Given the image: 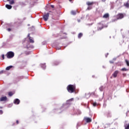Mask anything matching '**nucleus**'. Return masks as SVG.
Returning a JSON list of instances; mask_svg holds the SVG:
<instances>
[{"instance_id":"obj_1","label":"nucleus","mask_w":129,"mask_h":129,"mask_svg":"<svg viewBox=\"0 0 129 129\" xmlns=\"http://www.w3.org/2000/svg\"><path fill=\"white\" fill-rule=\"evenodd\" d=\"M75 89H76V87L74 85H69L67 87V90L70 93L75 92Z\"/></svg>"},{"instance_id":"obj_2","label":"nucleus","mask_w":129,"mask_h":129,"mask_svg":"<svg viewBox=\"0 0 129 129\" xmlns=\"http://www.w3.org/2000/svg\"><path fill=\"white\" fill-rule=\"evenodd\" d=\"M15 56V53L13 51H9L7 54V56L8 59H12V58H14Z\"/></svg>"},{"instance_id":"obj_3","label":"nucleus","mask_w":129,"mask_h":129,"mask_svg":"<svg viewBox=\"0 0 129 129\" xmlns=\"http://www.w3.org/2000/svg\"><path fill=\"white\" fill-rule=\"evenodd\" d=\"M43 18L45 22H46V21H48V19H49V13L43 15Z\"/></svg>"},{"instance_id":"obj_4","label":"nucleus","mask_w":129,"mask_h":129,"mask_svg":"<svg viewBox=\"0 0 129 129\" xmlns=\"http://www.w3.org/2000/svg\"><path fill=\"white\" fill-rule=\"evenodd\" d=\"M73 98L70 99L68 100L67 101V104L66 105H63V107H66V106H67L68 104H71V101H73Z\"/></svg>"},{"instance_id":"obj_5","label":"nucleus","mask_w":129,"mask_h":129,"mask_svg":"<svg viewBox=\"0 0 129 129\" xmlns=\"http://www.w3.org/2000/svg\"><path fill=\"white\" fill-rule=\"evenodd\" d=\"M84 120H85L86 122H91L92 119H91V118L86 117L84 118Z\"/></svg>"},{"instance_id":"obj_6","label":"nucleus","mask_w":129,"mask_h":129,"mask_svg":"<svg viewBox=\"0 0 129 129\" xmlns=\"http://www.w3.org/2000/svg\"><path fill=\"white\" fill-rule=\"evenodd\" d=\"M28 37L29 38L30 43H34V39H33V37L30 36V34H28Z\"/></svg>"},{"instance_id":"obj_7","label":"nucleus","mask_w":129,"mask_h":129,"mask_svg":"<svg viewBox=\"0 0 129 129\" xmlns=\"http://www.w3.org/2000/svg\"><path fill=\"white\" fill-rule=\"evenodd\" d=\"M122 18H123V14H119L117 16V20H119L120 19H122Z\"/></svg>"},{"instance_id":"obj_8","label":"nucleus","mask_w":129,"mask_h":129,"mask_svg":"<svg viewBox=\"0 0 129 129\" xmlns=\"http://www.w3.org/2000/svg\"><path fill=\"white\" fill-rule=\"evenodd\" d=\"M20 101L19 99H16L14 101V104H20Z\"/></svg>"},{"instance_id":"obj_9","label":"nucleus","mask_w":129,"mask_h":129,"mask_svg":"<svg viewBox=\"0 0 129 129\" xmlns=\"http://www.w3.org/2000/svg\"><path fill=\"white\" fill-rule=\"evenodd\" d=\"M118 71H115L114 73L112 74V76L114 78H115L117 76V75L118 74Z\"/></svg>"},{"instance_id":"obj_10","label":"nucleus","mask_w":129,"mask_h":129,"mask_svg":"<svg viewBox=\"0 0 129 129\" xmlns=\"http://www.w3.org/2000/svg\"><path fill=\"white\" fill-rule=\"evenodd\" d=\"M7 99H8L7 96L2 97L0 99V101H7Z\"/></svg>"},{"instance_id":"obj_11","label":"nucleus","mask_w":129,"mask_h":129,"mask_svg":"<svg viewBox=\"0 0 129 129\" xmlns=\"http://www.w3.org/2000/svg\"><path fill=\"white\" fill-rule=\"evenodd\" d=\"M109 17V14L108 13H106L105 15H103V18L104 19H107V18Z\"/></svg>"},{"instance_id":"obj_12","label":"nucleus","mask_w":129,"mask_h":129,"mask_svg":"<svg viewBox=\"0 0 129 129\" xmlns=\"http://www.w3.org/2000/svg\"><path fill=\"white\" fill-rule=\"evenodd\" d=\"M6 8H7V9H8V10H11L12 8V6L11 5L7 4L6 5Z\"/></svg>"},{"instance_id":"obj_13","label":"nucleus","mask_w":129,"mask_h":129,"mask_svg":"<svg viewBox=\"0 0 129 129\" xmlns=\"http://www.w3.org/2000/svg\"><path fill=\"white\" fill-rule=\"evenodd\" d=\"M40 66L42 69H46V63L41 64Z\"/></svg>"},{"instance_id":"obj_14","label":"nucleus","mask_w":129,"mask_h":129,"mask_svg":"<svg viewBox=\"0 0 129 129\" xmlns=\"http://www.w3.org/2000/svg\"><path fill=\"white\" fill-rule=\"evenodd\" d=\"M8 2H9L10 5H14V4H15V1L14 0H8Z\"/></svg>"},{"instance_id":"obj_15","label":"nucleus","mask_w":129,"mask_h":129,"mask_svg":"<svg viewBox=\"0 0 129 129\" xmlns=\"http://www.w3.org/2000/svg\"><path fill=\"white\" fill-rule=\"evenodd\" d=\"M125 129H129V123L128 124H124Z\"/></svg>"},{"instance_id":"obj_16","label":"nucleus","mask_w":129,"mask_h":129,"mask_svg":"<svg viewBox=\"0 0 129 129\" xmlns=\"http://www.w3.org/2000/svg\"><path fill=\"white\" fill-rule=\"evenodd\" d=\"M11 68H13L12 66H10L9 67H7L6 69V70L9 71V70H10V69H11Z\"/></svg>"},{"instance_id":"obj_17","label":"nucleus","mask_w":129,"mask_h":129,"mask_svg":"<svg viewBox=\"0 0 129 129\" xmlns=\"http://www.w3.org/2000/svg\"><path fill=\"white\" fill-rule=\"evenodd\" d=\"M93 4H94L93 2H88L87 3V5L88 6H92V5Z\"/></svg>"},{"instance_id":"obj_18","label":"nucleus","mask_w":129,"mask_h":129,"mask_svg":"<svg viewBox=\"0 0 129 129\" xmlns=\"http://www.w3.org/2000/svg\"><path fill=\"white\" fill-rule=\"evenodd\" d=\"M72 15H73L74 16H75L76 15V11H71Z\"/></svg>"},{"instance_id":"obj_19","label":"nucleus","mask_w":129,"mask_h":129,"mask_svg":"<svg viewBox=\"0 0 129 129\" xmlns=\"http://www.w3.org/2000/svg\"><path fill=\"white\" fill-rule=\"evenodd\" d=\"M103 89H104V87L103 86H101L100 88H99V90L100 91H103Z\"/></svg>"},{"instance_id":"obj_20","label":"nucleus","mask_w":129,"mask_h":129,"mask_svg":"<svg viewBox=\"0 0 129 129\" xmlns=\"http://www.w3.org/2000/svg\"><path fill=\"white\" fill-rule=\"evenodd\" d=\"M124 6L126 8H129V3H128V2H127L126 4H125Z\"/></svg>"},{"instance_id":"obj_21","label":"nucleus","mask_w":129,"mask_h":129,"mask_svg":"<svg viewBox=\"0 0 129 129\" xmlns=\"http://www.w3.org/2000/svg\"><path fill=\"white\" fill-rule=\"evenodd\" d=\"M83 35V34L82 33H79L78 35V38L79 39H80V38H81Z\"/></svg>"},{"instance_id":"obj_22","label":"nucleus","mask_w":129,"mask_h":129,"mask_svg":"<svg viewBox=\"0 0 129 129\" xmlns=\"http://www.w3.org/2000/svg\"><path fill=\"white\" fill-rule=\"evenodd\" d=\"M58 64H59V62L58 61H54V63H53V65L54 66H56L58 65Z\"/></svg>"},{"instance_id":"obj_23","label":"nucleus","mask_w":129,"mask_h":129,"mask_svg":"<svg viewBox=\"0 0 129 129\" xmlns=\"http://www.w3.org/2000/svg\"><path fill=\"white\" fill-rule=\"evenodd\" d=\"M9 96H13V95H14V93H13V92H10L9 93Z\"/></svg>"},{"instance_id":"obj_24","label":"nucleus","mask_w":129,"mask_h":129,"mask_svg":"<svg viewBox=\"0 0 129 129\" xmlns=\"http://www.w3.org/2000/svg\"><path fill=\"white\" fill-rule=\"evenodd\" d=\"M127 69H125V68H122L121 70V71H127Z\"/></svg>"},{"instance_id":"obj_25","label":"nucleus","mask_w":129,"mask_h":129,"mask_svg":"<svg viewBox=\"0 0 129 129\" xmlns=\"http://www.w3.org/2000/svg\"><path fill=\"white\" fill-rule=\"evenodd\" d=\"M126 64L127 66H129V61L127 60H125Z\"/></svg>"},{"instance_id":"obj_26","label":"nucleus","mask_w":129,"mask_h":129,"mask_svg":"<svg viewBox=\"0 0 129 129\" xmlns=\"http://www.w3.org/2000/svg\"><path fill=\"white\" fill-rule=\"evenodd\" d=\"M92 9V6H89L87 8V10H91Z\"/></svg>"},{"instance_id":"obj_27","label":"nucleus","mask_w":129,"mask_h":129,"mask_svg":"<svg viewBox=\"0 0 129 129\" xmlns=\"http://www.w3.org/2000/svg\"><path fill=\"white\" fill-rule=\"evenodd\" d=\"M97 104L96 103V102H94V103H93V106H96Z\"/></svg>"},{"instance_id":"obj_28","label":"nucleus","mask_w":129,"mask_h":129,"mask_svg":"<svg viewBox=\"0 0 129 129\" xmlns=\"http://www.w3.org/2000/svg\"><path fill=\"white\" fill-rule=\"evenodd\" d=\"M26 55H29V54H31V52L28 51L26 53Z\"/></svg>"},{"instance_id":"obj_29","label":"nucleus","mask_w":129,"mask_h":129,"mask_svg":"<svg viewBox=\"0 0 129 129\" xmlns=\"http://www.w3.org/2000/svg\"><path fill=\"white\" fill-rule=\"evenodd\" d=\"M4 113V112L2 111V110H0V114H3Z\"/></svg>"},{"instance_id":"obj_30","label":"nucleus","mask_w":129,"mask_h":129,"mask_svg":"<svg viewBox=\"0 0 129 129\" xmlns=\"http://www.w3.org/2000/svg\"><path fill=\"white\" fill-rule=\"evenodd\" d=\"M11 30H12V29H11V28L7 29V31H8V32H11Z\"/></svg>"},{"instance_id":"obj_31","label":"nucleus","mask_w":129,"mask_h":129,"mask_svg":"<svg viewBox=\"0 0 129 129\" xmlns=\"http://www.w3.org/2000/svg\"><path fill=\"white\" fill-rule=\"evenodd\" d=\"M2 58H3V60H4V59H5V54L2 55Z\"/></svg>"},{"instance_id":"obj_32","label":"nucleus","mask_w":129,"mask_h":129,"mask_svg":"<svg viewBox=\"0 0 129 129\" xmlns=\"http://www.w3.org/2000/svg\"><path fill=\"white\" fill-rule=\"evenodd\" d=\"M110 63H111V64L113 63V61H112V60H110Z\"/></svg>"},{"instance_id":"obj_33","label":"nucleus","mask_w":129,"mask_h":129,"mask_svg":"<svg viewBox=\"0 0 129 129\" xmlns=\"http://www.w3.org/2000/svg\"><path fill=\"white\" fill-rule=\"evenodd\" d=\"M2 73H4V71H0V74H2Z\"/></svg>"},{"instance_id":"obj_34","label":"nucleus","mask_w":129,"mask_h":129,"mask_svg":"<svg viewBox=\"0 0 129 129\" xmlns=\"http://www.w3.org/2000/svg\"><path fill=\"white\" fill-rule=\"evenodd\" d=\"M78 114H81V111H78Z\"/></svg>"},{"instance_id":"obj_35","label":"nucleus","mask_w":129,"mask_h":129,"mask_svg":"<svg viewBox=\"0 0 129 129\" xmlns=\"http://www.w3.org/2000/svg\"><path fill=\"white\" fill-rule=\"evenodd\" d=\"M51 7L52 9H54V6H53V5H51Z\"/></svg>"},{"instance_id":"obj_36","label":"nucleus","mask_w":129,"mask_h":129,"mask_svg":"<svg viewBox=\"0 0 129 129\" xmlns=\"http://www.w3.org/2000/svg\"><path fill=\"white\" fill-rule=\"evenodd\" d=\"M16 123H17V124H18V123H19V120H17L16 121Z\"/></svg>"},{"instance_id":"obj_37","label":"nucleus","mask_w":129,"mask_h":129,"mask_svg":"<svg viewBox=\"0 0 129 129\" xmlns=\"http://www.w3.org/2000/svg\"><path fill=\"white\" fill-rule=\"evenodd\" d=\"M108 55V53H107L106 55H105V57H107V55Z\"/></svg>"},{"instance_id":"obj_38","label":"nucleus","mask_w":129,"mask_h":129,"mask_svg":"<svg viewBox=\"0 0 129 129\" xmlns=\"http://www.w3.org/2000/svg\"><path fill=\"white\" fill-rule=\"evenodd\" d=\"M129 113V112L128 111V112H127L126 113V115H127V114Z\"/></svg>"},{"instance_id":"obj_39","label":"nucleus","mask_w":129,"mask_h":129,"mask_svg":"<svg viewBox=\"0 0 129 129\" xmlns=\"http://www.w3.org/2000/svg\"><path fill=\"white\" fill-rule=\"evenodd\" d=\"M106 0H102V2H105Z\"/></svg>"},{"instance_id":"obj_40","label":"nucleus","mask_w":129,"mask_h":129,"mask_svg":"<svg viewBox=\"0 0 129 129\" xmlns=\"http://www.w3.org/2000/svg\"><path fill=\"white\" fill-rule=\"evenodd\" d=\"M103 28V27H101L100 28V30H102Z\"/></svg>"},{"instance_id":"obj_41","label":"nucleus","mask_w":129,"mask_h":129,"mask_svg":"<svg viewBox=\"0 0 129 129\" xmlns=\"http://www.w3.org/2000/svg\"><path fill=\"white\" fill-rule=\"evenodd\" d=\"M26 40H27V38L25 39V40L24 41V43H25V42H26Z\"/></svg>"},{"instance_id":"obj_42","label":"nucleus","mask_w":129,"mask_h":129,"mask_svg":"<svg viewBox=\"0 0 129 129\" xmlns=\"http://www.w3.org/2000/svg\"><path fill=\"white\" fill-rule=\"evenodd\" d=\"M61 39H65V37H62Z\"/></svg>"},{"instance_id":"obj_43","label":"nucleus","mask_w":129,"mask_h":129,"mask_svg":"<svg viewBox=\"0 0 129 129\" xmlns=\"http://www.w3.org/2000/svg\"><path fill=\"white\" fill-rule=\"evenodd\" d=\"M104 105H105V106H106V104H104Z\"/></svg>"},{"instance_id":"obj_44","label":"nucleus","mask_w":129,"mask_h":129,"mask_svg":"<svg viewBox=\"0 0 129 129\" xmlns=\"http://www.w3.org/2000/svg\"><path fill=\"white\" fill-rule=\"evenodd\" d=\"M109 116H110V113H109Z\"/></svg>"},{"instance_id":"obj_45","label":"nucleus","mask_w":129,"mask_h":129,"mask_svg":"<svg viewBox=\"0 0 129 129\" xmlns=\"http://www.w3.org/2000/svg\"><path fill=\"white\" fill-rule=\"evenodd\" d=\"M113 60H115L116 59H115V58H113Z\"/></svg>"},{"instance_id":"obj_46","label":"nucleus","mask_w":129,"mask_h":129,"mask_svg":"<svg viewBox=\"0 0 129 129\" xmlns=\"http://www.w3.org/2000/svg\"><path fill=\"white\" fill-rule=\"evenodd\" d=\"M78 22H79H79H80V20H78Z\"/></svg>"},{"instance_id":"obj_47","label":"nucleus","mask_w":129,"mask_h":129,"mask_svg":"<svg viewBox=\"0 0 129 129\" xmlns=\"http://www.w3.org/2000/svg\"><path fill=\"white\" fill-rule=\"evenodd\" d=\"M31 48H34V46H32Z\"/></svg>"},{"instance_id":"obj_48","label":"nucleus","mask_w":129,"mask_h":129,"mask_svg":"<svg viewBox=\"0 0 129 129\" xmlns=\"http://www.w3.org/2000/svg\"><path fill=\"white\" fill-rule=\"evenodd\" d=\"M103 68H104V66H103Z\"/></svg>"},{"instance_id":"obj_49","label":"nucleus","mask_w":129,"mask_h":129,"mask_svg":"<svg viewBox=\"0 0 129 129\" xmlns=\"http://www.w3.org/2000/svg\"><path fill=\"white\" fill-rule=\"evenodd\" d=\"M12 105H12V104H11V106H12Z\"/></svg>"},{"instance_id":"obj_50","label":"nucleus","mask_w":129,"mask_h":129,"mask_svg":"<svg viewBox=\"0 0 129 129\" xmlns=\"http://www.w3.org/2000/svg\"><path fill=\"white\" fill-rule=\"evenodd\" d=\"M70 2H71V0H70Z\"/></svg>"},{"instance_id":"obj_51","label":"nucleus","mask_w":129,"mask_h":129,"mask_svg":"<svg viewBox=\"0 0 129 129\" xmlns=\"http://www.w3.org/2000/svg\"><path fill=\"white\" fill-rule=\"evenodd\" d=\"M22 78H23V77H21Z\"/></svg>"},{"instance_id":"obj_52","label":"nucleus","mask_w":129,"mask_h":129,"mask_svg":"<svg viewBox=\"0 0 129 129\" xmlns=\"http://www.w3.org/2000/svg\"><path fill=\"white\" fill-rule=\"evenodd\" d=\"M92 77H94V76H93Z\"/></svg>"}]
</instances>
